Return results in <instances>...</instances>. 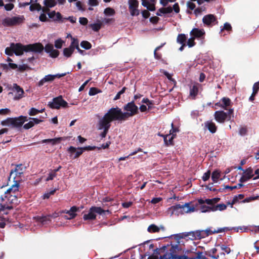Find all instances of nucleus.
Segmentation results:
<instances>
[{"instance_id":"1","label":"nucleus","mask_w":259,"mask_h":259,"mask_svg":"<svg viewBox=\"0 0 259 259\" xmlns=\"http://www.w3.org/2000/svg\"><path fill=\"white\" fill-rule=\"evenodd\" d=\"M99 120L111 125V122L112 121H122L125 120V118L121 109L116 107L110 109Z\"/></svg>"},{"instance_id":"2","label":"nucleus","mask_w":259,"mask_h":259,"mask_svg":"<svg viewBox=\"0 0 259 259\" xmlns=\"http://www.w3.org/2000/svg\"><path fill=\"white\" fill-rule=\"evenodd\" d=\"M106 212H109L108 210H105L100 207L92 206L88 213L84 214L83 219L85 221L94 220L96 218L97 214L103 215Z\"/></svg>"},{"instance_id":"3","label":"nucleus","mask_w":259,"mask_h":259,"mask_svg":"<svg viewBox=\"0 0 259 259\" xmlns=\"http://www.w3.org/2000/svg\"><path fill=\"white\" fill-rule=\"evenodd\" d=\"M19 187V184L16 181L14 185L7 190L6 196H8V197L6 199L10 203L17 204L18 203V198L15 195V192L18 191Z\"/></svg>"},{"instance_id":"4","label":"nucleus","mask_w":259,"mask_h":259,"mask_svg":"<svg viewBox=\"0 0 259 259\" xmlns=\"http://www.w3.org/2000/svg\"><path fill=\"white\" fill-rule=\"evenodd\" d=\"M24 20L23 16L6 17L2 20V24L4 26H12L22 23Z\"/></svg>"},{"instance_id":"5","label":"nucleus","mask_w":259,"mask_h":259,"mask_svg":"<svg viewBox=\"0 0 259 259\" xmlns=\"http://www.w3.org/2000/svg\"><path fill=\"white\" fill-rule=\"evenodd\" d=\"M124 110L126 112H123L125 120L134 116L138 112V107L136 106L134 101L128 103L124 106Z\"/></svg>"},{"instance_id":"6","label":"nucleus","mask_w":259,"mask_h":259,"mask_svg":"<svg viewBox=\"0 0 259 259\" xmlns=\"http://www.w3.org/2000/svg\"><path fill=\"white\" fill-rule=\"evenodd\" d=\"M48 106L52 109H59L61 107L66 108L68 106V103L64 100L61 96L54 98L52 101L49 102Z\"/></svg>"},{"instance_id":"7","label":"nucleus","mask_w":259,"mask_h":259,"mask_svg":"<svg viewBox=\"0 0 259 259\" xmlns=\"http://www.w3.org/2000/svg\"><path fill=\"white\" fill-rule=\"evenodd\" d=\"M67 74V73H58L54 75L52 74H48L46 75L44 78H42L40 80L38 81L37 83V85L38 87L42 86L45 83L47 82H51L53 81L56 78H60L65 76Z\"/></svg>"},{"instance_id":"8","label":"nucleus","mask_w":259,"mask_h":259,"mask_svg":"<svg viewBox=\"0 0 259 259\" xmlns=\"http://www.w3.org/2000/svg\"><path fill=\"white\" fill-rule=\"evenodd\" d=\"M7 190H5L3 187L0 188V210L4 211L5 209H11L13 208L12 205H8L3 203L5 199L8 196H6Z\"/></svg>"},{"instance_id":"9","label":"nucleus","mask_w":259,"mask_h":259,"mask_svg":"<svg viewBox=\"0 0 259 259\" xmlns=\"http://www.w3.org/2000/svg\"><path fill=\"white\" fill-rule=\"evenodd\" d=\"M214 116L215 120L221 123H224L226 119L228 120L231 119V117L228 115L227 113L223 111H215Z\"/></svg>"},{"instance_id":"10","label":"nucleus","mask_w":259,"mask_h":259,"mask_svg":"<svg viewBox=\"0 0 259 259\" xmlns=\"http://www.w3.org/2000/svg\"><path fill=\"white\" fill-rule=\"evenodd\" d=\"M26 52H33L40 53L44 49V47L40 43H35L26 45Z\"/></svg>"},{"instance_id":"11","label":"nucleus","mask_w":259,"mask_h":259,"mask_svg":"<svg viewBox=\"0 0 259 259\" xmlns=\"http://www.w3.org/2000/svg\"><path fill=\"white\" fill-rule=\"evenodd\" d=\"M228 230L229 229L227 227L219 228L217 229L213 230H212L211 228H208L204 230H200V231L202 232V235H203V238H204L211 234L223 232Z\"/></svg>"},{"instance_id":"12","label":"nucleus","mask_w":259,"mask_h":259,"mask_svg":"<svg viewBox=\"0 0 259 259\" xmlns=\"http://www.w3.org/2000/svg\"><path fill=\"white\" fill-rule=\"evenodd\" d=\"M25 169L26 167L23 165H17L14 169L11 170L10 172V177H13L14 179H15L16 177H20L23 175L25 171Z\"/></svg>"},{"instance_id":"13","label":"nucleus","mask_w":259,"mask_h":259,"mask_svg":"<svg viewBox=\"0 0 259 259\" xmlns=\"http://www.w3.org/2000/svg\"><path fill=\"white\" fill-rule=\"evenodd\" d=\"M79 210V207L75 206L70 208V210H63L61 213H65L66 214L63 215V218L66 220H71L74 219L76 216V212Z\"/></svg>"},{"instance_id":"14","label":"nucleus","mask_w":259,"mask_h":259,"mask_svg":"<svg viewBox=\"0 0 259 259\" xmlns=\"http://www.w3.org/2000/svg\"><path fill=\"white\" fill-rule=\"evenodd\" d=\"M12 49L14 53L17 56H20L23 54L24 52H26V45H22L21 44H11Z\"/></svg>"},{"instance_id":"15","label":"nucleus","mask_w":259,"mask_h":259,"mask_svg":"<svg viewBox=\"0 0 259 259\" xmlns=\"http://www.w3.org/2000/svg\"><path fill=\"white\" fill-rule=\"evenodd\" d=\"M202 232L200 230H196L189 232H185L183 234L184 237H187L192 240L200 239L203 238Z\"/></svg>"},{"instance_id":"16","label":"nucleus","mask_w":259,"mask_h":259,"mask_svg":"<svg viewBox=\"0 0 259 259\" xmlns=\"http://www.w3.org/2000/svg\"><path fill=\"white\" fill-rule=\"evenodd\" d=\"M203 23L207 26H211L218 23L215 17L212 14L204 16L202 19Z\"/></svg>"},{"instance_id":"17","label":"nucleus","mask_w":259,"mask_h":259,"mask_svg":"<svg viewBox=\"0 0 259 259\" xmlns=\"http://www.w3.org/2000/svg\"><path fill=\"white\" fill-rule=\"evenodd\" d=\"M129 8L131 11V14L132 16H137L139 14V11L137 9L139 3L137 0H129Z\"/></svg>"},{"instance_id":"18","label":"nucleus","mask_w":259,"mask_h":259,"mask_svg":"<svg viewBox=\"0 0 259 259\" xmlns=\"http://www.w3.org/2000/svg\"><path fill=\"white\" fill-rule=\"evenodd\" d=\"M232 104L231 100L227 97H223L221 100L215 104V106H219L225 110H228V108Z\"/></svg>"},{"instance_id":"19","label":"nucleus","mask_w":259,"mask_h":259,"mask_svg":"<svg viewBox=\"0 0 259 259\" xmlns=\"http://www.w3.org/2000/svg\"><path fill=\"white\" fill-rule=\"evenodd\" d=\"M166 213L170 216H172L173 214L177 215L182 214L181 204H177L169 207L166 211Z\"/></svg>"},{"instance_id":"20","label":"nucleus","mask_w":259,"mask_h":259,"mask_svg":"<svg viewBox=\"0 0 259 259\" xmlns=\"http://www.w3.org/2000/svg\"><path fill=\"white\" fill-rule=\"evenodd\" d=\"M110 125H108V124L100 120H99L98 128L99 130H103V132L100 134V136L102 138L106 137V134L108 133L109 129L110 128Z\"/></svg>"},{"instance_id":"21","label":"nucleus","mask_w":259,"mask_h":259,"mask_svg":"<svg viewBox=\"0 0 259 259\" xmlns=\"http://www.w3.org/2000/svg\"><path fill=\"white\" fill-rule=\"evenodd\" d=\"M182 214L193 212L195 211V206L191 202L186 203L181 205Z\"/></svg>"},{"instance_id":"22","label":"nucleus","mask_w":259,"mask_h":259,"mask_svg":"<svg viewBox=\"0 0 259 259\" xmlns=\"http://www.w3.org/2000/svg\"><path fill=\"white\" fill-rule=\"evenodd\" d=\"M45 50L46 52L49 54L50 56L52 58H56L59 56V51L54 49V46L52 44H48L46 45Z\"/></svg>"},{"instance_id":"23","label":"nucleus","mask_w":259,"mask_h":259,"mask_svg":"<svg viewBox=\"0 0 259 259\" xmlns=\"http://www.w3.org/2000/svg\"><path fill=\"white\" fill-rule=\"evenodd\" d=\"M253 171L251 167L248 168L246 170H243V175L240 178L239 181L241 183L246 182L251 179L253 176Z\"/></svg>"},{"instance_id":"24","label":"nucleus","mask_w":259,"mask_h":259,"mask_svg":"<svg viewBox=\"0 0 259 259\" xmlns=\"http://www.w3.org/2000/svg\"><path fill=\"white\" fill-rule=\"evenodd\" d=\"M13 89L17 92V95L14 97L15 100H19L24 96V90L17 84L14 83L13 84Z\"/></svg>"},{"instance_id":"25","label":"nucleus","mask_w":259,"mask_h":259,"mask_svg":"<svg viewBox=\"0 0 259 259\" xmlns=\"http://www.w3.org/2000/svg\"><path fill=\"white\" fill-rule=\"evenodd\" d=\"M146 245L147 247H148L150 250L152 249L154 251V255L153 256H149L148 257V259H160L162 256L164 255L166 253H165L164 254L160 255V257H159L157 254H159V251H162V250L160 249H158L157 248H156V249H154V245L152 243H150L149 242H147L145 243V245Z\"/></svg>"},{"instance_id":"26","label":"nucleus","mask_w":259,"mask_h":259,"mask_svg":"<svg viewBox=\"0 0 259 259\" xmlns=\"http://www.w3.org/2000/svg\"><path fill=\"white\" fill-rule=\"evenodd\" d=\"M68 151L70 153L71 156L73 159L79 157L83 152V149H82V148H76L72 146H70L68 148Z\"/></svg>"},{"instance_id":"27","label":"nucleus","mask_w":259,"mask_h":259,"mask_svg":"<svg viewBox=\"0 0 259 259\" xmlns=\"http://www.w3.org/2000/svg\"><path fill=\"white\" fill-rule=\"evenodd\" d=\"M13 127H19L22 125L24 122L27 120V117L20 116L18 117L13 118Z\"/></svg>"},{"instance_id":"28","label":"nucleus","mask_w":259,"mask_h":259,"mask_svg":"<svg viewBox=\"0 0 259 259\" xmlns=\"http://www.w3.org/2000/svg\"><path fill=\"white\" fill-rule=\"evenodd\" d=\"M171 126L173 127V123H171ZM177 131L176 128H172L171 130L170 131V134L166 135L164 137V142L166 143V144H170L172 143V140L175 138L174 133H176Z\"/></svg>"},{"instance_id":"29","label":"nucleus","mask_w":259,"mask_h":259,"mask_svg":"<svg viewBox=\"0 0 259 259\" xmlns=\"http://www.w3.org/2000/svg\"><path fill=\"white\" fill-rule=\"evenodd\" d=\"M205 34V32L203 29H199L198 28H194L190 32L191 35L193 36L195 38H201Z\"/></svg>"},{"instance_id":"30","label":"nucleus","mask_w":259,"mask_h":259,"mask_svg":"<svg viewBox=\"0 0 259 259\" xmlns=\"http://www.w3.org/2000/svg\"><path fill=\"white\" fill-rule=\"evenodd\" d=\"M161 229L163 230L164 228L162 226L158 227L155 224H152L148 227L147 231L150 233H158L160 231Z\"/></svg>"},{"instance_id":"31","label":"nucleus","mask_w":259,"mask_h":259,"mask_svg":"<svg viewBox=\"0 0 259 259\" xmlns=\"http://www.w3.org/2000/svg\"><path fill=\"white\" fill-rule=\"evenodd\" d=\"M205 126L212 134L215 133L217 131V127L215 124L212 121H208L206 122L205 123Z\"/></svg>"},{"instance_id":"32","label":"nucleus","mask_w":259,"mask_h":259,"mask_svg":"<svg viewBox=\"0 0 259 259\" xmlns=\"http://www.w3.org/2000/svg\"><path fill=\"white\" fill-rule=\"evenodd\" d=\"M36 219L38 223H40L42 225H45L47 222L51 221V214L42 217H37Z\"/></svg>"},{"instance_id":"33","label":"nucleus","mask_w":259,"mask_h":259,"mask_svg":"<svg viewBox=\"0 0 259 259\" xmlns=\"http://www.w3.org/2000/svg\"><path fill=\"white\" fill-rule=\"evenodd\" d=\"M61 138H56L54 139H45L41 141L42 143H50L52 145H55L59 143L61 141Z\"/></svg>"},{"instance_id":"34","label":"nucleus","mask_w":259,"mask_h":259,"mask_svg":"<svg viewBox=\"0 0 259 259\" xmlns=\"http://www.w3.org/2000/svg\"><path fill=\"white\" fill-rule=\"evenodd\" d=\"M227 205L225 204H218L215 206H212V211H216L218 210L223 211L226 209Z\"/></svg>"},{"instance_id":"35","label":"nucleus","mask_w":259,"mask_h":259,"mask_svg":"<svg viewBox=\"0 0 259 259\" xmlns=\"http://www.w3.org/2000/svg\"><path fill=\"white\" fill-rule=\"evenodd\" d=\"M69 35L70 36V38L71 39V43L69 47L74 50L75 49H78V47H79L78 40L74 37H73L71 34H69Z\"/></svg>"},{"instance_id":"36","label":"nucleus","mask_w":259,"mask_h":259,"mask_svg":"<svg viewBox=\"0 0 259 259\" xmlns=\"http://www.w3.org/2000/svg\"><path fill=\"white\" fill-rule=\"evenodd\" d=\"M221 177V172L218 170H215L212 172L211 179L214 183H217Z\"/></svg>"},{"instance_id":"37","label":"nucleus","mask_w":259,"mask_h":259,"mask_svg":"<svg viewBox=\"0 0 259 259\" xmlns=\"http://www.w3.org/2000/svg\"><path fill=\"white\" fill-rule=\"evenodd\" d=\"M187 37L184 34H179L177 38V42L180 44H186Z\"/></svg>"},{"instance_id":"38","label":"nucleus","mask_w":259,"mask_h":259,"mask_svg":"<svg viewBox=\"0 0 259 259\" xmlns=\"http://www.w3.org/2000/svg\"><path fill=\"white\" fill-rule=\"evenodd\" d=\"M57 2L56 0H44V4L46 7L53 8L56 6Z\"/></svg>"},{"instance_id":"39","label":"nucleus","mask_w":259,"mask_h":259,"mask_svg":"<svg viewBox=\"0 0 259 259\" xmlns=\"http://www.w3.org/2000/svg\"><path fill=\"white\" fill-rule=\"evenodd\" d=\"M102 22L98 21L97 23L91 24L90 27L95 31H98L101 27Z\"/></svg>"},{"instance_id":"40","label":"nucleus","mask_w":259,"mask_h":259,"mask_svg":"<svg viewBox=\"0 0 259 259\" xmlns=\"http://www.w3.org/2000/svg\"><path fill=\"white\" fill-rule=\"evenodd\" d=\"M13 118H8L7 119L1 122V124L3 126H8L13 127Z\"/></svg>"},{"instance_id":"41","label":"nucleus","mask_w":259,"mask_h":259,"mask_svg":"<svg viewBox=\"0 0 259 259\" xmlns=\"http://www.w3.org/2000/svg\"><path fill=\"white\" fill-rule=\"evenodd\" d=\"M74 51V50L69 47L68 48L64 49L63 54L65 57H69L71 56Z\"/></svg>"},{"instance_id":"42","label":"nucleus","mask_w":259,"mask_h":259,"mask_svg":"<svg viewBox=\"0 0 259 259\" xmlns=\"http://www.w3.org/2000/svg\"><path fill=\"white\" fill-rule=\"evenodd\" d=\"M244 196L242 194H239L237 196H236L233 198L231 203L228 202L227 204L228 205H230L231 207H233V204L236 203L238 201V199H242L243 198Z\"/></svg>"},{"instance_id":"43","label":"nucleus","mask_w":259,"mask_h":259,"mask_svg":"<svg viewBox=\"0 0 259 259\" xmlns=\"http://www.w3.org/2000/svg\"><path fill=\"white\" fill-rule=\"evenodd\" d=\"M198 92V88L196 85H193L190 91V96L194 98Z\"/></svg>"},{"instance_id":"44","label":"nucleus","mask_w":259,"mask_h":259,"mask_svg":"<svg viewBox=\"0 0 259 259\" xmlns=\"http://www.w3.org/2000/svg\"><path fill=\"white\" fill-rule=\"evenodd\" d=\"M212 206H206L205 205H201L200 208L201 210V212L204 213V212H210L211 211H212Z\"/></svg>"},{"instance_id":"45","label":"nucleus","mask_w":259,"mask_h":259,"mask_svg":"<svg viewBox=\"0 0 259 259\" xmlns=\"http://www.w3.org/2000/svg\"><path fill=\"white\" fill-rule=\"evenodd\" d=\"M54 21H58L61 23L64 22V18H63L59 12H57L55 18L54 19Z\"/></svg>"},{"instance_id":"46","label":"nucleus","mask_w":259,"mask_h":259,"mask_svg":"<svg viewBox=\"0 0 259 259\" xmlns=\"http://www.w3.org/2000/svg\"><path fill=\"white\" fill-rule=\"evenodd\" d=\"M29 9L31 11L34 10L40 11L41 9V6L39 4L36 3L31 5L29 7Z\"/></svg>"},{"instance_id":"47","label":"nucleus","mask_w":259,"mask_h":259,"mask_svg":"<svg viewBox=\"0 0 259 259\" xmlns=\"http://www.w3.org/2000/svg\"><path fill=\"white\" fill-rule=\"evenodd\" d=\"M104 13L106 15L113 16L115 14V11L112 8H107L104 10Z\"/></svg>"},{"instance_id":"48","label":"nucleus","mask_w":259,"mask_h":259,"mask_svg":"<svg viewBox=\"0 0 259 259\" xmlns=\"http://www.w3.org/2000/svg\"><path fill=\"white\" fill-rule=\"evenodd\" d=\"M57 176V174L53 170H51L49 174L48 177L46 179L47 181L53 180Z\"/></svg>"},{"instance_id":"49","label":"nucleus","mask_w":259,"mask_h":259,"mask_svg":"<svg viewBox=\"0 0 259 259\" xmlns=\"http://www.w3.org/2000/svg\"><path fill=\"white\" fill-rule=\"evenodd\" d=\"M80 46L82 48L86 49L89 50L91 48L92 45L91 44L87 41H82L80 43Z\"/></svg>"},{"instance_id":"50","label":"nucleus","mask_w":259,"mask_h":259,"mask_svg":"<svg viewBox=\"0 0 259 259\" xmlns=\"http://www.w3.org/2000/svg\"><path fill=\"white\" fill-rule=\"evenodd\" d=\"M247 128L245 126L241 127L239 130V134L241 136H244L247 134Z\"/></svg>"},{"instance_id":"51","label":"nucleus","mask_w":259,"mask_h":259,"mask_svg":"<svg viewBox=\"0 0 259 259\" xmlns=\"http://www.w3.org/2000/svg\"><path fill=\"white\" fill-rule=\"evenodd\" d=\"M63 43H64V41L61 39H58L55 41V46L57 49H61Z\"/></svg>"},{"instance_id":"52","label":"nucleus","mask_w":259,"mask_h":259,"mask_svg":"<svg viewBox=\"0 0 259 259\" xmlns=\"http://www.w3.org/2000/svg\"><path fill=\"white\" fill-rule=\"evenodd\" d=\"M195 38L192 36L191 38H190L187 42V45L189 47L191 48L195 46V42L194 41Z\"/></svg>"},{"instance_id":"53","label":"nucleus","mask_w":259,"mask_h":259,"mask_svg":"<svg viewBox=\"0 0 259 259\" xmlns=\"http://www.w3.org/2000/svg\"><path fill=\"white\" fill-rule=\"evenodd\" d=\"M126 88L125 87H123L121 91H120L118 93L116 94V95L114 98V100H117L119 99H120V96L121 95H122L125 91Z\"/></svg>"},{"instance_id":"54","label":"nucleus","mask_w":259,"mask_h":259,"mask_svg":"<svg viewBox=\"0 0 259 259\" xmlns=\"http://www.w3.org/2000/svg\"><path fill=\"white\" fill-rule=\"evenodd\" d=\"M38 109L34 108H31L30 109V110L28 112V114L30 116H34L38 113Z\"/></svg>"},{"instance_id":"55","label":"nucleus","mask_w":259,"mask_h":259,"mask_svg":"<svg viewBox=\"0 0 259 259\" xmlns=\"http://www.w3.org/2000/svg\"><path fill=\"white\" fill-rule=\"evenodd\" d=\"M5 53L9 56H12L13 55L14 51L13 49L12 48L11 45L10 46V47H7L5 49Z\"/></svg>"},{"instance_id":"56","label":"nucleus","mask_w":259,"mask_h":259,"mask_svg":"<svg viewBox=\"0 0 259 259\" xmlns=\"http://www.w3.org/2000/svg\"><path fill=\"white\" fill-rule=\"evenodd\" d=\"M56 191V189L50 191V192L45 193L43 195L44 199L49 198L51 195H53Z\"/></svg>"},{"instance_id":"57","label":"nucleus","mask_w":259,"mask_h":259,"mask_svg":"<svg viewBox=\"0 0 259 259\" xmlns=\"http://www.w3.org/2000/svg\"><path fill=\"white\" fill-rule=\"evenodd\" d=\"M220 247L221 248V249L224 251L225 252H226L227 254H229L231 252V249L227 246L226 245H221L220 246Z\"/></svg>"},{"instance_id":"58","label":"nucleus","mask_w":259,"mask_h":259,"mask_svg":"<svg viewBox=\"0 0 259 259\" xmlns=\"http://www.w3.org/2000/svg\"><path fill=\"white\" fill-rule=\"evenodd\" d=\"M210 176V170H208L207 172H205L203 174V175L202 177V179L204 181H206L207 180H208L209 179Z\"/></svg>"},{"instance_id":"59","label":"nucleus","mask_w":259,"mask_h":259,"mask_svg":"<svg viewBox=\"0 0 259 259\" xmlns=\"http://www.w3.org/2000/svg\"><path fill=\"white\" fill-rule=\"evenodd\" d=\"M10 113V110L8 108L1 109H0L1 115H8Z\"/></svg>"},{"instance_id":"60","label":"nucleus","mask_w":259,"mask_h":259,"mask_svg":"<svg viewBox=\"0 0 259 259\" xmlns=\"http://www.w3.org/2000/svg\"><path fill=\"white\" fill-rule=\"evenodd\" d=\"M187 8L190 10H193L195 8V5L192 2H188L187 3Z\"/></svg>"},{"instance_id":"61","label":"nucleus","mask_w":259,"mask_h":259,"mask_svg":"<svg viewBox=\"0 0 259 259\" xmlns=\"http://www.w3.org/2000/svg\"><path fill=\"white\" fill-rule=\"evenodd\" d=\"M41 117H40V119H38L36 118H31L30 119L32 122H33V124L34 125L35 124H38L40 122H41L44 121L43 119H41Z\"/></svg>"},{"instance_id":"62","label":"nucleus","mask_w":259,"mask_h":259,"mask_svg":"<svg viewBox=\"0 0 259 259\" xmlns=\"http://www.w3.org/2000/svg\"><path fill=\"white\" fill-rule=\"evenodd\" d=\"M79 22L80 24L85 25L87 24L88 22V19L85 17H80L79 18Z\"/></svg>"},{"instance_id":"63","label":"nucleus","mask_w":259,"mask_h":259,"mask_svg":"<svg viewBox=\"0 0 259 259\" xmlns=\"http://www.w3.org/2000/svg\"><path fill=\"white\" fill-rule=\"evenodd\" d=\"M231 26L228 23H225L224 25V27L222 29H221V31H223L224 30H226L229 31L231 29Z\"/></svg>"},{"instance_id":"64","label":"nucleus","mask_w":259,"mask_h":259,"mask_svg":"<svg viewBox=\"0 0 259 259\" xmlns=\"http://www.w3.org/2000/svg\"><path fill=\"white\" fill-rule=\"evenodd\" d=\"M39 19L41 22H46L47 21L48 18L46 15L45 13H42L39 16Z\"/></svg>"}]
</instances>
